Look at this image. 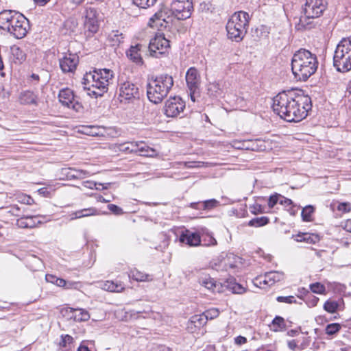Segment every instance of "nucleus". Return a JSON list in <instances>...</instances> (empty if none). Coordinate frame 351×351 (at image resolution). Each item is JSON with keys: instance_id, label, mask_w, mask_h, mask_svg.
<instances>
[{"instance_id": "1", "label": "nucleus", "mask_w": 351, "mask_h": 351, "mask_svg": "<svg viewBox=\"0 0 351 351\" xmlns=\"http://www.w3.org/2000/svg\"><path fill=\"white\" fill-rule=\"evenodd\" d=\"M272 108L285 121L299 122L311 110V98L302 90L282 91L273 98Z\"/></svg>"}, {"instance_id": "2", "label": "nucleus", "mask_w": 351, "mask_h": 351, "mask_svg": "<svg viewBox=\"0 0 351 351\" xmlns=\"http://www.w3.org/2000/svg\"><path fill=\"white\" fill-rule=\"evenodd\" d=\"M291 71L298 81L306 82L317 70L319 62L315 54L305 49L295 51L291 59Z\"/></svg>"}, {"instance_id": "3", "label": "nucleus", "mask_w": 351, "mask_h": 351, "mask_svg": "<svg viewBox=\"0 0 351 351\" xmlns=\"http://www.w3.org/2000/svg\"><path fill=\"white\" fill-rule=\"evenodd\" d=\"M113 77V71L108 69H97L87 72L82 79L84 89L88 95L97 98L107 92L110 81Z\"/></svg>"}, {"instance_id": "4", "label": "nucleus", "mask_w": 351, "mask_h": 351, "mask_svg": "<svg viewBox=\"0 0 351 351\" xmlns=\"http://www.w3.org/2000/svg\"><path fill=\"white\" fill-rule=\"evenodd\" d=\"M327 7L326 0H306L302 7V14L295 28L300 31L315 28L317 23L313 20L322 16Z\"/></svg>"}, {"instance_id": "5", "label": "nucleus", "mask_w": 351, "mask_h": 351, "mask_svg": "<svg viewBox=\"0 0 351 351\" xmlns=\"http://www.w3.org/2000/svg\"><path fill=\"white\" fill-rule=\"evenodd\" d=\"M173 86V78L171 75L162 73L153 77L147 84L148 99L158 104L167 96Z\"/></svg>"}, {"instance_id": "6", "label": "nucleus", "mask_w": 351, "mask_h": 351, "mask_svg": "<svg viewBox=\"0 0 351 351\" xmlns=\"http://www.w3.org/2000/svg\"><path fill=\"white\" fill-rule=\"evenodd\" d=\"M249 21L250 16L247 12L244 11L234 12L226 25L228 38L236 43L243 40L247 33Z\"/></svg>"}, {"instance_id": "7", "label": "nucleus", "mask_w": 351, "mask_h": 351, "mask_svg": "<svg viewBox=\"0 0 351 351\" xmlns=\"http://www.w3.org/2000/svg\"><path fill=\"white\" fill-rule=\"evenodd\" d=\"M333 66L338 72L351 70V38H343L337 45L333 56Z\"/></svg>"}, {"instance_id": "8", "label": "nucleus", "mask_w": 351, "mask_h": 351, "mask_svg": "<svg viewBox=\"0 0 351 351\" xmlns=\"http://www.w3.org/2000/svg\"><path fill=\"white\" fill-rule=\"evenodd\" d=\"M193 0H173L170 11L178 20L189 19L193 12Z\"/></svg>"}, {"instance_id": "9", "label": "nucleus", "mask_w": 351, "mask_h": 351, "mask_svg": "<svg viewBox=\"0 0 351 351\" xmlns=\"http://www.w3.org/2000/svg\"><path fill=\"white\" fill-rule=\"evenodd\" d=\"M169 43L162 33H157L149 44L150 55L152 57L160 58V56L166 54L170 48Z\"/></svg>"}, {"instance_id": "10", "label": "nucleus", "mask_w": 351, "mask_h": 351, "mask_svg": "<svg viewBox=\"0 0 351 351\" xmlns=\"http://www.w3.org/2000/svg\"><path fill=\"white\" fill-rule=\"evenodd\" d=\"M172 16L170 9L164 5H161L159 10L149 19L148 25L152 28H157L161 30L166 28L169 21H167Z\"/></svg>"}, {"instance_id": "11", "label": "nucleus", "mask_w": 351, "mask_h": 351, "mask_svg": "<svg viewBox=\"0 0 351 351\" xmlns=\"http://www.w3.org/2000/svg\"><path fill=\"white\" fill-rule=\"evenodd\" d=\"M58 99L63 106L72 108L76 112H81L83 110L82 103L75 96L73 90L69 88H62L60 90Z\"/></svg>"}, {"instance_id": "12", "label": "nucleus", "mask_w": 351, "mask_h": 351, "mask_svg": "<svg viewBox=\"0 0 351 351\" xmlns=\"http://www.w3.org/2000/svg\"><path fill=\"white\" fill-rule=\"evenodd\" d=\"M23 16V14L15 10H5L1 11L0 12V29L10 33L14 23H17L20 17Z\"/></svg>"}, {"instance_id": "13", "label": "nucleus", "mask_w": 351, "mask_h": 351, "mask_svg": "<svg viewBox=\"0 0 351 351\" xmlns=\"http://www.w3.org/2000/svg\"><path fill=\"white\" fill-rule=\"evenodd\" d=\"M185 108V101L180 97H170L165 102V114L169 117H176L183 112Z\"/></svg>"}, {"instance_id": "14", "label": "nucleus", "mask_w": 351, "mask_h": 351, "mask_svg": "<svg viewBox=\"0 0 351 351\" xmlns=\"http://www.w3.org/2000/svg\"><path fill=\"white\" fill-rule=\"evenodd\" d=\"M84 27L88 32V36H93L99 29L97 12L94 8H86L84 21Z\"/></svg>"}, {"instance_id": "15", "label": "nucleus", "mask_w": 351, "mask_h": 351, "mask_svg": "<svg viewBox=\"0 0 351 351\" xmlns=\"http://www.w3.org/2000/svg\"><path fill=\"white\" fill-rule=\"evenodd\" d=\"M79 63V57L75 53H65L59 59V65L64 73H73Z\"/></svg>"}, {"instance_id": "16", "label": "nucleus", "mask_w": 351, "mask_h": 351, "mask_svg": "<svg viewBox=\"0 0 351 351\" xmlns=\"http://www.w3.org/2000/svg\"><path fill=\"white\" fill-rule=\"evenodd\" d=\"M119 95L121 98V101L138 98V88L130 82H125L120 85Z\"/></svg>"}, {"instance_id": "17", "label": "nucleus", "mask_w": 351, "mask_h": 351, "mask_svg": "<svg viewBox=\"0 0 351 351\" xmlns=\"http://www.w3.org/2000/svg\"><path fill=\"white\" fill-rule=\"evenodd\" d=\"M201 232H192L189 229L182 231L179 241L190 247H197L201 245L202 235Z\"/></svg>"}, {"instance_id": "18", "label": "nucleus", "mask_w": 351, "mask_h": 351, "mask_svg": "<svg viewBox=\"0 0 351 351\" xmlns=\"http://www.w3.org/2000/svg\"><path fill=\"white\" fill-rule=\"evenodd\" d=\"M186 82L189 90L197 91L199 89L200 76L195 67H191L186 73Z\"/></svg>"}, {"instance_id": "19", "label": "nucleus", "mask_w": 351, "mask_h": 351, "mask_svg": "<svg viewBox=\"0 0 351 351\" xmlns=\"http://www.w3.org/2000/svg\"><path fill=\"white\" fill-rule=\"evenodd\" d=\"M29 29V21L25 16L20 17L19 21L14 23L11 29L10 34L16 38L20 39L24 38Z\"/></svg>"}, {"instance_id": "20", "label": "nucleus", "mask_w": 351, "mask_h": 351, "mask_svg": "<svg viewBox=\"0 0 351 351\" xmlns=\"http://www.w3.org/2000/svg\"><path fill=\"white\" fill-rule=\"evenodd\" d=\"M37 219L38 216L23 215L17 219L16 225L21 228H34L36 227L38 224L42 223L41 221L37 220Z\"/></svg>"}, {"instance_id": "21", "label": "nucleus", "mask_w": 351, "mask_h": 351, "mask_svg": "<svg viewBox=\"0 0 351 351\" xmlns=\"http://www.w3.org/2000/svg\"><path fill=\"white\" fill-rule=\"evenodd\" d=\"M206 322V317L204 315H195L191 317L187 327L192 332H194L204 326Z\"/></svg>"}, {"instance_id": "22", "label": "nucleus", "mask_w": 351, "mask_h": 351, "mask_svg": "<svg viewBox=\"0 0 351 351\" xmlns=\"http://www.w3.org/2000/svg\"><path fill=\"white\" fill-rule=\"evenodd\" d=\"M69 313L71 314L70 318L75 322H86L90 319V314L84 309L73 308H69Z\"/></svg>"}, {"instance_id": "23", "label": "nucleus", "mask_w": 351, "mask_h": 351, "mask_svg": "<svg viewBox=\"0 0 351 351\" xmlns=\"http://www.w3.org/2000/svg\"><path fill=\"white\" fill-rule=\"evenodd\" d=\"M141 47L139 44L131 46L127 51V56L130 60L138 64H143V58L140 53Z\"/></svg>"}, {"instance_id": "24", "label": "nucleus", "mask_w": 351, "mask_h": 351, "mask_svg": "<svg viewBox=\"0 0 351 351\" xmlns=\"http://www.w3.org/2000/svg\"><path fill=\"white\" fill-rule=\"evenodd\" d=\"M10 53L13 61L16 64H21L26 59V54L17 45H12V47H10Z\"/></svg>"}, {"instance_id": "25", "label": "nucleus", "mask_w": 351, "mask_h": 351, "mask_svg": "<svg viewBox=\"0 0 351 351\" xmlns=\"http://www.w3.org/2000/svg\"><path fill=\"white\" fill-rule=\"evenodd\" d=\"M82 132L92 136H104V128L97 125H86L82 127Z\"/></svg>"}, {"instance_id": "26", "label": "nucleus", "mask_w": 351, "mask_h": 351, "mask_svg": "<svg viewBox=\"0 0 351 351\" xmlns=\"http://www.w3.org/2000/svg\"><path fill=\"white\" fill-rule=\"evenodd\" d=\"M130 278L137 282H146L152 280L149 275L138 270L136 268L131 269L128 273Z\"/></svg>"}, {"instance_id": "27", "label": "nucleus", "mask_w": 351, "mask_h": 351, "mask_svg": "<svg viewBox=\"0 0 351 351\" xmlns=\"http://www.w3.org/2000/svg\"><path fill=\"white\" fill-rule=\"evenodd\" d=\"M270 33V29L267 25H261L259 27L252 29V36L256 40L268 37Z\"/></svg>"}, {"instance_id": "28", "label": "nucleus", "mask_w": 351, "mask_h": 351, "mask_svg": "<svg viewBox=\"0 0 351 351\" xmlns=\"http://www.w3.org/2000/svg\"><path fill=\"white\" fill-rule=\"evenodd\" d=\"M202 235V242L201 245L203 246H214L217 244L216 239L213 237L211 232H210L207 229H202L201 231Z\"/></svg>"}, {"instance_id": "29", "label": "nucleus", "mask_w": 351, "mask_h": 351, "mask_svg": "<svg viewBox=\"0 0 351 351\" xmlns=\"http://www.w3.org/2000/svg\"><path fill=\"white\" fill-rule=\"evenodd\" d=\"M102 289L110 292H121L124 289V287L121 282L107 280L103 283Z\"/></svg>"}, {"instance_id": "30", "label": "nucleus", "mask_w": 351, "mask_h": 351, "mask_svg": "<svg viewBox=\"0 0 351 351\" xmlns=\"http://www.w3.org/2000/svg\"><path fill=\"white\" fill-rule=\"evenodd\" d=\"M37 95L32 91L26 90L21 93L20 101L22 104H36Z\"/></svg>"}, {"instance_id": "31", "label": "nucleus", "mask_w": 351, "mask_h": 351, "mask_svg": "<svg viewBox=\"0 0 351 351\" xmlns=\"http://www.w3.org/2000/svg\"><path fill=\"white\" fill-rule=\"evenodd\" d=\"M265 279L269 281V287L284 279V273L278 271H271L265 274Z\"/></svg>"}, {"instance_id": "32", "label": "nucleus", "mask_w": 351, "mask_h": 351, "mask_svg": "<svg viewBox=\"0 0 351 351\" xmlns=\"http://www.w3.org/2000/svg\"><path fill=\"white\" fill-rule=\"evenodd\" d=\"M123 34L119 32V31L112 32L108 37L110 45L112 47H119L123 42Z\"/></svg>"}, {"instance_id": "33", "label": "nucleus", "mask_w": 351, "mask_h": 351, "mask_svg": "<svg viewBox=\"0 0 351 351\" xmlns=\"http://www.w3.org/2000/svg\"><path fill=\"white\" fill-rule=\"evenodd\" d=\"M227 283V287L234 293L241 294L245 291V289L241 284L237 282L234 278H230Z\"/></svg>"}, {"instance_id": "34", "label": "nucleus", "mask_w": 351, "mask_h": 351, "mask_svg": "<svg viewBox=\"0 0 351 351\" xmlns=\"http://www.w3.org/2000/svg\"><path fill=\"white\" fill-rule=\"evenodd\" d=\"M315 208L312 205H307L302 208L301 216L304 221L309 222L313 220L312 215L314 213Z\"/></svg>"}, {"instance_id": "35", "label": "nucleus", "mask_w": 351, "mask_h": 351, "mask_svg": "<svg viewBox=\"0 0 351 351\" xmlns=\"http://www.w3.org/2000/svg\"><path fill=\"white\" fill-rule=\"evenodd\" d=\"M269 222V219L267 217H256L252 219L248 222V226L251 227H262L267 224H268Z\"/></svg>"}, {"instance_id": "36", "label": "nucleus", "mask_w": 351, "mask_h": 351, "mask_svg": "<svg viewBox=\"0 0 351 351\" xmlns=\"http://www.w3.org/2000/svg\"><path fill=\"white\" fill-rule=\"evenodd\" d=\"M285 323L283 317L280 316H276L271 322V330L274 332H277L280 330L285 328Z\"/></svg>"}, {"instance_id": "37", "label": "nucleus", "mask_w": 351, "mask_h": 351, "mask_svg": "<svg viewBox=\"0 0 351 351\" xmlns=\"http://www.w3.org/2000/svg\"><path fill=\"white\" fill-rule=\"evenodd\" d=\"M137 153L142 156L152 157L156 154V150L141 143L139 150Z\"/></svg>"}, {"instance_id": "38", "label": "nucleus", "mask_w": 351, "mask_h": 351, "mask_svg": "<svg viewBox=\"0 0 351 351\" xmlns=\"http://www.w3.org/2000/svg\"><path fill=\"white\" fill-rule=\"evenodd\" d=\"M259 141H247L243 143H239V145H236V143H234V147L237 149H251V150H257L258 149V143Z\"/></svg>"}, {"instance_id": "39", "label": "nucleus", "mask_w": 351, "mask_h": 351, "mask_svg": "<svg viewBox=\"0 0 351 351\" xmlns=\"http://www.w3.org/2000/svg\"><path fill=\"white\" fill-rule=\"evenodd\" d=\"M199 282L204 287L213 291H214L215 288L216 287V281L213 278H211L210 276H205L199 280Z\"/></svg>"}, {"instance_id": "40", "label": "nucleus", "mask_w": 351, "mask_h": 351, "mask_svg": "<svg viewBox=\"0 0 351 351\" xmlns=\"http://www.w3.org/2000/svg\"><path fill=\"white\" fill-rule=\"evenodd\" d=\"M207 93L210 96L217 97L221 93L219 83H210L207 87Z\"/></svg>"}, {"instance_id": "41", "label": "nucleus", "mask_w": 351, "mask_h": 351, "mask_svg": "<svg viewBox=\"0 0 351 351\" xmlns=\"http://www.w3.org/2000/svg\"><path fill=\"white\" fill-rule=\"evenodd\" d=\"M158 0H132L133 5L139 8L147 9L153 6Z\"/></svg>"}, {"instance_id": "42", "label": "nucleus", "mask_w": 351, "mask_h": 351, "mask_svg": "<svg viewBox=\"0 0 351 351\" xmlns=\"http://www.w3.org/2000/svg\"><path fill=\"white\" fill-rule=\"evenodd\" d=\"M338 308L339 303L332 300H328L324 304V309L330 313H335Z\"/></svg>"}, {"instance_id": "43", "label": "nucleus", "mask_w": 351, "mask_h": 351, "mask_svg": "<svg viewBox=\"0 0 351 351\" xmlns=\"http://www.w3.org/2000/svg\"><path fill=\"white\" fill-rule=\"evenodd\" d=\"M74 341L73 338L69 335H62L60 336V346L62 348H71Z\"/></svg>"}, {"instance_id": "44", "label": "nucleus", "mask_w": 351, "mask_h": 351, "mask_svg": "<svg viewBox=\"0 0 351 351\" xmlns=\"http://www.w3.org/2000/svg\"><path fill=\"white\" fill-rule=\"evenodd\" d=\"M341 328V326L338 323L329 324L326 327V333L328 335H334L337 333Z\"/></svg>"}, {"instance_id": "45", "label": "nucleus", "mask_w": 351, "mask_h": 351, "mask_svg": "<svg viewBox=\"0 0 351 351\" xmlns=\"http://www.w3.org/2000/svg\"><path fill=\"white\" fill-rule=\"evenodd\" d=\"M203 208L204 210H210L220 205L219 201L215 199H210L203 201Z\"/></svg>"}, {"instance_id": "46", "label": "nucleus", "mask_w": 351, "mask_h": 351, "mask_svg": "<svg viewBox=\"0 0 351 351\" xmlns=\"http://www.w3.org/2000/svg\"><path fill=\"white\" fill-rule=\"evenodd\" d=\"M90 173L88 171L82 169H73V180H81L88 177Z\"/></svg>"}, {"instance_id": "47", "label": "nucleus", "mask_w": 351, "mask_h": 351, "mask_svg": "<svg viewBox=\"0 0 351 351\" xmlns=\"http://www.w3.org/2000/svg\"><path fill=\"white\" fill-rule=\"evenodd\" d=\"M141 145V143H126L123 144V149L125 151H127L130 153H137L139 150V146Z\"/></svg>"}, {"instance_id": "48", "label": "nucleus", "mask_w": 351, "mask_h": 351, "mask_svg": "<svg viewBox=\"0 0 351 351\" xmlns=\"http://www.w3.org/2000/svg\"><path fill=\"white\" fill-rule=\"evenodd\" d=\"M320 240V237L317 234L304 232V242L307 243L315 244Z\"/></svg>"}, {"instance_id": "49", "label": "nucleus", "mask_w": 351, "mask_h": 351, "mask_svg": "<svg viewBox=\"0 0 351 351\" xmlns=\"http://www.w3.org/2000/svg\"><path fill=\"white\" fill-rule=\"evenodd\" d=\"M79 214L81 215V217H86L90 216H95L98 215V211L97 208L94 207H90L88 208H84L80 210Z\"/></svg>"}, {"instance_id": "50", "label": "nucleus", "mask_w": 351, "mask_h": 351, "mask_svg": "<svg viewBox=\"0 0 351 351\" xmlns=\"http://www.w3.org/2000/svg\"><path fill=\"white\" fill-rule=\"evenodd\" d=\"M55 285L60 287H64L65 289H71L77 285L76 282L66 281L62 278H58L56 279Z\"/></svg>"}, {"instance_id": "51", "label": "nucleus", "mask_w": 351, "mask_h": 351, "mask_svg": "<svg viewBox=\"0 0 351 351\" xmlns=\"http://www.w3.org/2000/svg\"><path fill=\"white\" fill-rule=\"evenodd\" d=\"M310 289L313 293L322 294L326 291V288L324 285L320 282H315L310 285Z\"/></svg>"}, {"instance_id": "52", "label": "nucleus", "mask_w": 351, "mask_h": 351, "mask_svg": "<svg viewBox=\"0 0 351 351\" xmlns=\"http://www.w3.org/2000/svg\"><path fill=\"white\" fill-rule=\"evenodd\" d=\"M253 283L255 286L264 288V286H269V281L265 279V274L264 276H258L254 280Z\"/></svg>"}, {"instance_id": "53", "label": "nucleus", "mask_w": 351, "mask_h": 351, "mask_svg": "<svg viewBox=\"0 0 351 351\" xmlns=\"http://www.w3.org/2000/svg\"><path fill=\"white\" fill-rule=\"evenodd\" d=\"M18 201L23 204L26 205H32L34 203V199L27 195H22L21 196H19Z\"/></svg>"}, {"instance_id": "54", "label": "nucleus", "mask_w": 351, "mask_h": 351, "mask_svg": "<svg viewBox=\"0 0 351 351\" xmlns=\"http://www.w3.org/2000/svg\"><path fill=\"white\" fill-rule=\"evenodd\" d=\"M203 315L206 317V320L212 319L219 316V311L217 308H211L206 311Z\"/></svg>"}, {"instance_id": "55", "label": "nucleus", "mask_w": 351, "mask_h": 351, "mask_svg": "<svg viewBox=\"0 0 351 351\" xmlns=\"http://www.w3.org/2000/svg\"><path fill=\"white\" fill-rule=\"evenodd\" d=\"M250 212L254 215H258L261 213H266L262 205L259 204H254L250 207Z\"/></svg>"}, {"instance_id": "56", "label": "nucleus", "mask_w": 351, "mask_h": 351, "mask_svg": "<svg viewBox=\"0 0 351 351\" xmlns=\"http://www.w3.org/2000/svg\"><path fill=\"white\" fill-rule=\"evenodd\" d=\"M73 168L65 167L61 169V175L69 180H73Z\"/></svg>"}, {"instance_id": "57", "label": "nucleus", "mask_w": 351, "mask_h": 351, "mask_svg": "<svg viewBox=\"0 0 351 351\" xmlns=\"http://www.w3.org/2000/svg\"><path fill=\"white\" fill-rule=\"evenodd\" d=\"M278 197L279 198V195L277 193H275L274 194L269 196L267 202L269 208H273L278 204Z\"/></svg>"}, {"instance_id": "58", "label": "nucleus", "mask_w": 351, "mask_h": 351, "mask_svg": "<svg viewBox=\"0 0 351 351\" xmlns=\"http://www.w3.org/2000/svg\"><path fill=\"white\" fill-rule=\"evenodd\" d=\"M276 300L278 302H284L287 304H293L295 303L296 300L295 299L294 296L289 295V296H278L276 298Z\"/></svg>"}, {"instance_id": "59", "label": "nucleus", "mask_w": 351, "mask_h": 351, "mask_svg": "<svg viewBox=\"0 0 351 351\" xmlns=\"http://www.w3.org/2000/svg\"><path fill=\"white\" fill-rule=\"evenodd\" d=\"M108 208L110 212H112L115 215H121L124 213L123 209L115 204H108Z\"/></svg>"}, {"instance_id": "60", "label": "nucleus", "mask_w": 351, "mask_h": 351, "mask_svg": "<svg viewBox=\"0 0 351 351\" xmlns=\"http://www.w3.org/2000/svg\"><path fill=\"white\" fill-rule=\"evenodd\" d=\"M337 210L343 213H348L351 210V204L349 202L339 203Z\"/></svg>"}, {"instance_id": "61", "label": "nucleus", "mask_w": 351, "mask_h": 351, "mask_svg": "<svg viewBox=\"0 0 351 351\" xmlns=\"http://www.w3.org/2000/svg\"><path fill=\"white\" fill-rule=\"evenodd\" d=\"M184 167L186 168H199L204 166L203 162L187 161L184 162Z\"/></svg>"}, {"instance_id": "62", "label": "nucleus", "mask_w": 351, "mask_h": 351, "mask_svg": "<svg viewBox=\"0 0 351 351\" xmlns=\"http://www.w3.org/2000/svg\"><path fill=\"white\" fill-rule=\"evenodd\" d=\"M10 213H11L12 215L14 216L21 217L23 215V211L22 212L21 208L19 207L17 205H14L11 207Z\"/></svg>"}, {"instance_id": "63", "label": "nucleus", "mask_w": 351, "mask_h": 351, "mask_svg": "<svg viewBox=\"0 0 351 351\" xmlns=\"http://www.w3.org/2000/svg\"><path fill=\"white\" fill-rule=\"evenodd\" d=\"M38 192L40 195L49 197L51 196V190L49 189L48 187H43L38 190Z\"/></svg>"}, {"instance_id": "64", "label": "nucleus", "mask_w": 351, "mask_h": 351, "mask_svg": "<svg viewBox=\"0 0 351 351\" xmlns=\"http://www.w3.org/2000/svg\"><path fill=\"white\" fill-rule=\"evenodd\" d=\"M341 226L347 232H351V219L341 223Z\"/></svg>"}]
</instances>
